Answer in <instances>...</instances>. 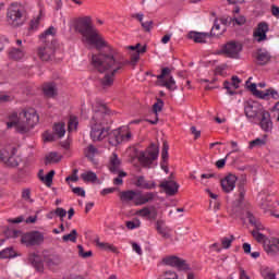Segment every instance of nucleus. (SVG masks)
<instances>
[{"mask_svg": "<svg viewBox=\"0 0 279 279\" xmlns=\"http://www.w3.org/2000/svg\"><path fill=\"white\" fill-rule=\"evenodd\" d=\"M74 29L83 36L87 45H92L98 50L107 49L109 51L108 54H93L92 65L94 69H97L99 73H106L100 80V83L104 88H110V86L114 84V76L124 66L123 61L114 56V50H112V47H110L101 34H99V31L93 24V19H90V16H84L76 20Z\"/></svg>", "mask_w": 279, "mask_h": 279, "instance_id": "f257e3e1", "label": "nucleus"}, {"mask_svg": "<svg viewBox=\"0 0 279 279\" xmlns=\"http://www.w3.org/2000/svg\"><path fill=\"white\" fill-rule=\"evenodd\" d=\"M40 117L34 108L11 111L8 116L7 128H15L19 134H27L38 125Z\"/></svg>", "mask_w": 279, "mask_h": 279, "instance_id": "f03ea898", "label": "nucleus"}, {"mask_svg": "<svg viewBox=\"0 0 279 279\" xmlns=\"http://www.w3.org/2000/svg\"><path fill=\"white\" fill-rule=\"evenodd\" d=\"M110 121V111L108 107L101 101H96L93 104V117L89 122L90 125V138L94 142L104 141L109 134V129L105 125H108Z\"/></svg>", "mask_w": 279, "mask_h": 279, "instance_id": "7ed1b4c3", "label": "nucleus"}, {"mask_svg": "<svg viewBox=\"0 0 279 279\" xmlns=\"http://www.w3.org/2000/svg\"><path fill=\"white\" fill-rule=\"evenodd\" d=\"M156 192H145L138 190H125L119 193L120 202L124 206H145L156 199Z\"/></svg>", "mask_w": 279, "mask_h": 279, "instance_id": "20e7f679", "label": "nucleus"}, {"mask_svg": "<svg viewBox=\"0 0 279 279\" xmlns=\"http://www.w3.org/2000/svg\"><path fill=\"white\" fill-rule=\"evenodd\" d=\"M53 36H56V28L50 26L40 36V40L45 43V46L38 48V57L44 62H49L56 56V43H53Z\"/></svg>", "mask_w": 279, "mask_h": 279, "instance_id": "39448f33", "label": "nucleus"}, {"mask_svg": "<svg viewBox=\"0 0 279 279\" xmlns=\"http://www.w3.org/2000/svg\"><path fill=\"white\" fill-rule=\"evenodd\" d=\"M7 23L11 27L25 25V8L17 2L12 3L7 10Z\"/></svg>", "mask_w": 279, "mask_h": 279, "instance_id": "423d86ee", "label": "nucleus"}, {"mask_svg": "<svg viewBox=\"0 0 279 279\" xmlns=\"http://www.w3.org/2000/svg\"><path fill=\"white\" fill-rule=\"evenodd\" d=\"M263 112H265V107L258 101L248 100L244 105V114L251 123H256Z\"/></svg>", "mask_w": 279, "mask_h": 279, "instance_id": "0eeeda50", "label": "nucleus"}, {"mask_svg": "<svg viewBox=\"0 0 279 279\" xmlns=\"http://www.w3.org/2000/svg\"><path fill=\"white\" fill-rule=\"evenodd\" d=\"M132 141V132L128 126H121L118 130H114L109 135V143L117 147V145H121V143H129Z\"/></svg>", "mask_w": 279, "mask_h": 279, "instance_id": "6e6552de", "label": "nucleus"}, {"mask_svg": "<svg viewBox=\"0 0 279 279\" xmlns=\"http://www.w3.org/2000/svg\"><path fill=\"white\" fill-rule=\"evenodd\" d=\"M246 217L248 219V222L251 226H254L255 230L252 231V235L257 241V243H263V247H265V242L269 239L265 236V234L260 233V230H265V227L258 220L256 217H254V214L252 211L246 213Z\"/></svg>", "mask_w": 279, "mask_h": 279, "instance_id": "1a4fd4ad", "label": "nucleus"}, {"mask_svg": "<svg viewBox=\"0 0 279 279\" xmlns=\"http://www.w3.org/2000/svg\"><path fill=\"white\" fill-rule=\"evenodd\" d=\"M158 146L155 144H151L146 150L140 153L138 155V161L142 165V167L150 168L151 165H154V160L158 159Z\"/></svg>", "mask_w": 279, "mask_h": 279, "instance_id": "9d476101", "label": "nucleus"}, {"mask_svg": "<svg viewBox=\"0 0 279 279\" xmlns=\"http://www.w3.org/2000/svg\"><path fill=\"white\" fill-rule=\"evenodd\" d=\"M44 242L45 234H43L40 231H31L28 233L23 234L21 238V243H23V245H26L27 247L40 245Z\"/></svg>", "mask_w": 279, "mask_h": 279, "instance_id": "9b49d317", "label": "nucleus"}, {"mask_svg": "<svg viewBox=\"0 0 279 279\" xmlns=\"http://www.w3.org/2000/svg\"><path fill=\"white\" fill-rule=\"evenodd\" d=\"M241 51H243V45L234 40L229 41L221 47V53L227 56V58L238 59Z\"/></svg>", "mask_w": 279, "mask_h": 279, "instance_id": "f8f14e48", "label": "nucleus"}, {"mask_svg": "<svg viewBox=\"0 0 279 279\" xmlns=\"http://www.w3.org/2000/svg\"><path fill=\"white\" fill-rule=\"evenodd\" d=\"M251 93L255 95V97H258V99H264L265 101H269V99H279L278 90L274 88H268L266 90H258L256 88V83H252L248 86Z\"/></svg>", "mask_w": 279, "mask_h": 279, "instance_id": "ddd939ff", "label": "nucleus"}, {"mask_svg": "<svg viewBox=\"0 0 279 279\" xmlns=\"http://www.w3.org/2000/svg\"><path fill=\"white\" fill-rule=\"evenodd\" d=\"M257 121L263 132H266L267 134L274 132V121L271 120V113L268 110L265 109V111H262Z\"/></svg>", "mask_w": 279, "mask_h": 279, "instance_id": "4468645a", "label": "nucleus"}, {"mask_svg": "<svg viewBox=\"0 0 279 279\" xmlns=\"http://www.w3.org/2000/svg\"><path fill=\"white\" fill-rule=\"evenodd\" d=\"M269 32V24L267 22H260L253 32V38L255 43H265L267 40V33Z\"/></svg>", "mask_w": 279, "mask_h": 279, "instance_id": "2eb2a0df", "label": "nucleus"}, {"mask_svg": "<svg viewBox=\"0 0 279 279\" xmlns=\"http://www.w3.org/2000/svg\"><path fill=\"white\" fill-rule=\"evenodd\" d=\"M170 73L171 69L163 68L161 70V73L157 75V80H159V82H161V86H165L166 88H168V90H175L178 86L175 85V80L173 78V76H170L168 81L165 80V77H167V75H170Z\"/></svg>", "mask_w": 279, "mask_h": 279, "instance_id": "dca6fc26", "label": "nucleus"}, {"mask_svg": "<svg viewBox=\"0 0 279 279\" xmlns=\"http://www.w3.org/2000/svg\"><path fill=\"white\" fill-rule=\"evenodd\" d=\"M264 251L268 256H278L279 254V236H270L265 241Z\"/></svg>", "mask_w": 279, "mask_h": 279, "instance_id": "f3484780", "label": "nucleus"}, {"mask_svg": "<svg viewBox=\"0 0 279 279\" xmlns=\"http://www.w3.org/2000/svg\"><path fill=\"white\" fill-rule=\"evenodd\" d=\"M163 264L168 265L169 267H175L179 269V271H186V269H189V264H186V260L178 256H168L163 258Z\"/></svg>", "mask_w": 279, "mask_h": 279, "instance_id": "a211bd4d", "label": "nucleus"}, {"mask_svg": "<svg viewBox=\"0 0 279 279\" xmlns=\"http://www.w3.org/2000/svg\"><path fill=\"white\" fill-rule=\"evenodd\" d=\"M236 180H239V178H236V175L232 173L221 179L220 184H221L222 191L225 193H232V191L236 189Z\"/></svg>", "mask_w": 279, "mask_h": 279, "instance_id": "6ab92c4d", "label": "nucleus"}, {"mask_svg": "<svg viewBox=\"0 0 279 279\" xmlns=\"http://www.w3.org/2000/svg\"><path fill=\"white\" fill-rule=\"evenodd\" d=\"M135 186L144 191H153V189H156V181H148L145 177L137 175L135 177Z\"/></svg>", "mask_w": 279, "mask_h": 279, "instance_id": "aec40b11", "label": "nucleus"}, {"mask_svg": "<svg viewBox=\"0 0 279 279\" xmlns=\"http://www.w3.org/2000/svg\"><path fill=\"white\" fill-rule=\"evenodd\" d=\"M136 215H138V217H142L143 219L156 221V219L158 218V210H156V207H143L142 209L136 211Z\"/></svg>", "mask_w": 279, "mask_h": 279, "instance_id": "412c9836", "label": "nucleus"}, {"mask_svg": "<svg viewBox=\"0 0 279 279\" xmlns=\"http://www.w3.org/2000/svg\"><path fill=\"white\" fill-rule=\"evenodd\" d=\"M159 186L163 189L165 193L169 196L175 195L180 189V185H178L175 181H163Z\"/></svg>", "mask_w": 279, "mask_h": 279, "instance_id": "4be33fe9", "label": "nucleus"}, {"mask_svg": "<svg viewBox=\"0 0 279 279\" xmlns=\"http://www.w3.org/2000/svg\"><path fill=\"white\" fill-rule=\"evenodd\" d=\"M45 263L49 269H58L62 265V257L60 255H48L45 257Z\"/></svg>", "mask_w": 279, "mask_h": 279, "instance_id": "5701e85b", "label": "nucleus"}, {"mask_svg": "<svg viewBox=\"0 0 279 279\" xmlns=\"http://www.w3.org/2000/svg\"><path fill=\"white\" fill-rule=\"evenodd\" d=\"M28 263L36 268L37 271H43L45 269V264H43V257L36 253H32L28 255Z\"/></svg>", "mask_w": 279, "mask_h": 279, "instance_id": "b1692460", "label": "nucleus"}, {"mask_svg": "<svg viewBox=\"0 0 279 279\" xmlns=\"http://www.w3.org/2000/svg\"><path fill=\"white\" fill-rule=\"evenodd\" d=\"M9 58L10 60H15V62H19L21 60L25 59V48H11L9 49Z\"/></svg>", "mask_w": 279, "mask_h": 279, "instance_id": "393cba45", "label": "nucleus"}, {"mask_svg": "<svg viewBox=\"0 0 279 279\" xmlns=\"http://www.w3.org/2000/svg\"><path fill=\"white\" fill-rule=\"evenodd\" d=\"M109 171H111V173L121 172V159H119L116 153H113L109 159Z\"/></svg>", "mask_w": 279, "mask_h": 279, "instance_id": "a878e982", "label": "nucleus"}, {"mask_svg": "<svg viewBox=\"0 0 279 279\" xmlns=\"http://www.w3.org/2000/svg\"><path fill=\"white\" fill-rule=\"evenodd\" d=\"M96 247L102 250V252H111V254H119V248L114 244L108 242H101L99 239L95 240Z\"/></svg>", "mask_w": 279, "mask_h": 279, "instance_id": "bb28decb", "label": "nucleus"}, {"mask_svg": "<svg viewBox=\"0 0 279 279\" xmlns=\"http://www.w3.org/2000/svg\"><path fill=\"white\" fill-rule=\"evenodd\" d=\"M129 49H131V51H135L131 54V60L132 62H136L137 60H141V53H145V51H147V46L141 47V44H136L135 46H129Z\"/></svg>", "mask_w": 279, "mask_h": 279, "instance_id": "cd10ccee", "label": "nucleus"}, {"mask_svg": "<svg viewBox=\"0 0 279 279\" xmlns=\"http://www.w3.org/2000/svg\"><path fill=\"white\" fill-rule=\"evenodd\" d=\"M43 90L46 97H56V95H58V87L56 86V83L44 84Z\"/></svg>", "mask_w": 279, "mask_h": 279, "instance_id": "c85d7f7f", "label": "nucleus"}, {"mask_svg": "<svg viewBox=\"0 0 279 279\" xmlns=\"http://www.w3.org/2000/svg\"><path fill=\"white\" fill-rule=\"evenodd\" d=\"M16 147L14 146H7L5 148H3L0 153V159L1 161H5L9 158H11V156H16Z\"/></svg>", "mask_w": 279, "mask_h": 279, "instance_id": "c756f323", "label": "nucleus"}, {"mask_svg": "<svg viewBox=\"0 0 279 279\" xmlns=\"http://www.w3.org/2000/svg\"><path fill=\"white\" fill-rule=\"evenodd\" d=\"M52 130L57 138H63L66 134V124L64 122L54 123Z\"/></svg>", "mask_w": 279, "mask_h": 279, "instance_id": "7c9ffc66", "label": "nucleus"}, {"mask_svg": "<svg viewBox=\"0 0 279 279\" xmlns=\"http://www.w3.org/2000/svg\"><path fill=\"white\" fill-rule=\"evenodd\" d=\"M62 160V155L56 151H51L45 157V165H56Z\"/></svg>", "mask_w": 279, "mask_h": 279, "instance_id": "2f4dec72", "label": "nucleus"}, {"mask_svg": "<svg viewBox=\"0 0 279 279\" xmlns=\"http://www.w3.org/2000/svg\"><path fill=\"white\" fill-rule=\"evenodd\" d=\"M187 36L190 40H194V43H206V38H208V34L197 32H190Z\"/></svg>", "mask_w": 279, "mask_h": 279, "instance_id": "473e14b6", "label": "nucleus"}, {"mask_svg": "<svg viewBox=\"0 0 279 279\" xmlns=\"http://www.w3.org/2000/svg\"><path fill=\"white\" fill-rule=\"evenodd\" d=\"M267 145V135H264L263 138L257 137L250 142V149H254V147H265Z\"/></svg>", "mask_w": 279, "mask_h": 279, "instance_id": "72a5a7b5", "label": "nucleus"}, {"mask_svg": "<svg viewBox=\"0 0 279 279\" xmlns=\"http://www.w3.org/2000/svg\"><path fill=\"white\" fill-rule=\"evenodd\" d=\"M226 32V26L221 28V25H219V20H215L214 26L210 31L211 36H221Z\"/></svg>", "mask_w": 279, "mask_h": 279, "instance_id": "f704fd0d", "label": "nucleus"}, {"mask_svg": "<svg viewBox=\"0 0 279 279\" xmlns=\"http://www.w3.org/2000/svg\"><path fill=\"white\" fill-rule=\"evenodd\" d=\"M78 125H80V120L77 119V117L70 116V119L68 122V132H75Z\"/></svg>", "mask_w": 279, "mask_h": 279, "instance_id": "c9c22d12", "label": "nucleus"}, {"mask_svg": "<svg viewBox=\"0 0 279 279\" xmlns=\"http://www.w3.org/2000/svg\"><path fill=\"white\" fill-rule=\"evenodd\" d=\"M0 258H16V251L13 247H7L0 252Z\"/></svg>", "mask_w": 279, "mask_h": 279, "instance_id": "e433bc0d", "label": "nucleus"}, {"mask_svg": "<svg viewBox=\"0 0 279 279\" xmlns=\"http://www.w3.org/2000/svg\"><path fill=\"white\" fill-rule=\"evenodd\" d=\"M220 243L223 250H230L232 243H234V235H227L221 238Z\"/></svg>", "mask_w": 279, "mask_h": 279, "instance_id": "4c0bfd02", "label": "nucleus"}, {"mask_svg": "<svg viewBox=\"0 0 279 279\" xmlns=\"http://www.w3.org/2000/svg\"><path fill=\"white\" fill-rule=\"evenodd\" d=\"M82 180H84L85 182H92L95 183L97 182V173L93 172V171H86L83 172L81 174Z\"/></svg>", "mask_w": 279, "mask_h": 279, "instance_id": "58836bf2", "label": "nucleus"}, {"mask_svg": "<svg viewBox=\"0 0 279 279\" xmlns=\"http://www.w3.org/2000/svg\"><path fill=\"white\" fill-rule=\"evenodd\" d=\"M64 243H77V230L73 229L69 234L62 236Z\"/></svg>", "mask_w": 279, "mask_h": 279, "instance_id": "ea45409f", "label": "nucleus"}, {"mask_svg": "<svg viewBox=\"0 0 279 279\" xmlns=\"http://www.w3.org/2000/svg\"><path fill=\"white\" fill-rule=\"evenodd\" d=\"M22 199L26 202V204H34V198H32V189L24 187L22 191Z\"/></svg>", "mask_w": 279, "mask_h": 279, "instance_id": "a19ab883", "label": "nucleus"}, {"mask_svg": "<svg viewBox=\"0 0 279 279\" xmlns=\"http://www.w3.org/2000/svg\"><path fill=\"white\" fill-rule=\"evenodd\" d=\"M53 175H56V171L50 170L45 177H39V180H41V182H45L46 186H50L51 184H53Z\"/></svg>", "mask_w": 279, "mask_h": 279, "instance_id": "79ce46f5", "label": "nucleus"}, {"mask_svg": "<svg viewBox=\"0 0 279 279\" xmlns=\"http://www.w3.org/2000/svg\"><path fill=\"white\" fill-rule=\"evenodd\" d=\"M98 154L99 149H97V147H95L93 144L88 145L85 150L86 158H89L90 160H93L94 156H97Z\"/></svg>", "mask_w": 279, "mask_h": 279, "instance_id": "37998d69", "label": "nucleus"}, {"mask_svg": "<svg viewBox=\"0 0 279 279\" xmlns=\"http://www.w3.org/2000/svg\"><path fill=\"white\" fill-rule=\"evenodd\" d=\"M271 196H267L265 201V194L262 192L259 193V199L262 201L260 206L264 208V210H267V208H271L274 205L271 204V201H269Z\"/></svg>", "mask_w": 279, "mask_h": 279, "instance_id": "c03bdc74", "label": "nucleus"}, {"mask_svg": "<svg viewBox=\"0 0 279 279\" xmlns=\"http://www.w3.org/2000/svg\"><path fill=\"white\" fill-rule=\"evenodd\" d=\"M269 52H258L257 53V62L258 64H267L268 61L270 60Z\"/></svg>", "mask_w": 279, "mask_h": 279, "instance_id": "a18cd8bd", "label": "nucleus"}, {"mask_svg": "<svg viewBox=\"0 0 279 279\" xmlns=\"http://www.w3.org/2000/svg\"><path fill=\"white\" fill-rule=\"evenodd\" d=\"M7 167H19V157L16 155H11L8 159L2 161Z\"/></svg>", "mask_w": 279, "mask_h": 279, "instance_id": "49530a36", "label": "nucleus"}, {"mask_svg": "<svg viewBox=\"0 0 279 279\" xmlns=\"http://www.w3.org/2000/svg\"><path fill=\"white\" fill-rule=\"evenodd\" d=\"M118 173V178L113 179V184L116 186H121V184H123V178H125L128 175V173L120 171L117 172Z\"/></svg>", "mask_w": 279, "mask_h": 279, "instance_id": "de8ad7c7", "label": "nucleus"}, {"mask_svg": "<svg viewBox=\"0 0 279 279\" xmlns=\"http://www.w3.org/2000/svg\"><path fill=\"white\" fill-rule=\"evenodd\" d=\"M165 107V102L161 99H158L157 102L153 106V112L158 114V112H162V108Z\"/></svg>", "mask_w": 279, "mask_h": 279, "instance_id": "09e8293b", "label": "nucleus"}, {"mask_svg": "<svg viewBox=\"0 0 279 279\" xmlns=\"http://www.w3.org/2000/svg\"><path fill=\"white\" fill-rule=\"evenodd\" d=\"M159 279H179V278H178V272L169 270V271L163 272L159 277Z\"/></svg>", "mask_w": 279, "mask_h": 279, "instance_id": "8fccbe9b", "label": "nucleus"}, {"mask_svg": "<svg viewBox=\"0 0 279 279\" xmlns=\"http://www.w3.org/2000/svg\"><path fill=\"white\" fill-rule=\"evenodd\" d=\"M157 232H159V234H161V236H165V239H169V229H167L166 227L160 226L159 222H157Z\"/></svg>", "mask_w": 279, "mask_h": 279, "instance_id": "3c124183", "label": "nucleus"}, {"mask_svg": "<svg viewBox=\"0 0 279 279\" xmlns=\"http://www.w3.org/2000/svg\"><path fill=\"white\" fill-rule=\"evenodd\" d=\"M128 230H136V228H141V220H131L126 221Z\"/></svg>", "mask_w": 279, "mask_h": 279, "instance_id": "603ef678", "label": "nucleus"}, {"mask_svg": "<svg viewBox=\"0 0 279 279\" xmlns=\"http://www.w3.org/2000/svg\"><path fill=\"white\" fill-rule=\"evenodd\" d=\"M77 247H78V254L80 256H82V258H88L93 256V251H87L84 253V246L78 245Z\"/></svg>", "mask_w": 279, "mask_h": 279, "instance_id": "864d4df0", "label": "nucleus"}, {"mask_svg": "<svg viewBox=\"0 0 279 279\" xmlns=\"http://www.w3.org/2000/svg\"><path fill=\"white\" fill-rule=\"evenodd\" d=\"M223 88L227 90V95H234V89H232V83L229 81L223 82Z\"/></svg>", "mask_w": 279, "mask_h": 279, "instance_id": "5fc2aeb1", "label": "nucleus"}, {"mask_svg": "<svg viewBox=\"0 0 279 279\" xmlns=\"http://www.w3.org/2000/svg\"><path fill=\"white\" fill-rule=\"evenodd\" d=\"M72 193H74V195H78V197H86V191H84L83 187H74L72 189Z\"/></svg>", "mask_w": 279, "mask_h": 279, "instance_id": "6e6d98bb", "label": "nucleus"}, {"mask_svg": "<svg viewBox=\"0 0 279 279\" xmlns=\"http://www.w3.org/2000/svg\"><path fill=\"white\" fill-rule=\"evenodd\" d=\"M230 83H231L233 89L236 90V88H239V84H241V78H239V76L234 75L231 77Z\"/></svg>", "mask_w": 279, "mask_h": 279, "instance_id": "4d7b16f0", "label": "nucleus"}, {"mask_svg": "<svg viewBox=\"0 0 279 279\" xmlns=\"http://www.w3.org/2000/svg\"><path fill=\"white\" fill-rule=\"evenodd\" d=\"M131 245H132L133 252H136L138 256H143V248H141V245H138V243L132 242Z\"/></svg>", "mask_w": 279, "mask_h": 279, "instance_id": "13d9d810", "label": "nucleus"}, {"mask_svg": "<svg viewBox=\"0 0 279 279\" xmlns=\"http://www.w3.org/2000/svg\"><path fill=\"white\" fill-rule=\"evenodd\" d=\"M142 27L145 29V32H151V27H154L153 21L142 22Z\"/></svg>", "mask_w": 279, "mask_h": 279, "instance_id": "bf43d9fd", "label": "nucleus"}, {"mask_svg": "<svg viewBox=\"0 0 279 279\" xmlns=\"http://www.w3.org/2000/svg\"><path fill=\"white\" fill-rule=\"evenodd\" d=\"M54 138H56V134L54 133L53 134H51L49 132H45L44 133V141L46 143H51V141H54Z\"/></svg>", "mask_w": 279, "mask_h": 279, "instance_id": "052dcab7", "label": "nucleus"}, {"mask_svg": "<svg viewBox=\"0 0 279 279\" xmlns=\"http://www.w3.org/2000/svg\"><path fill=\"white\" fill-rule=\"evenodd\" d=\"M54 215H57V217H60L61 219H63V217H66V210L62 207H58L54 210Z\"/></svg>", "mask_w": 279, "mask_h": 279, "instance_id": "680f3d73", "label": "nucleus"}, {"mask_svg": "<svg viewBox=\"0 0 279 279\" xmlns=\"http://www.w3.org/2000/svg\"><path fill=\"white\" fill-rule=\"evenodd\" d=\"M270 12H271V15L275 17V19H279V7L276 5V4H272L270 7Z\"/></svg>", "mask_w": 279, "mask_h": 279, "instance_id": "e2e57ef3", "label": "nucleus"}, {"mask_svg": "<svg viewBox=\"0 0 279 279\" xmlns=\"http://www.w3.org/2000/svg\"><path fill=\"white\" fill-rule=\"evenodd\" d=\"M25 218L23 216H19L17 218H10L8 219L9 223H23Z\"/></svg>", "mask_w": 279, "mask_h": 279, "instance_id": "0e129e2a", "label": "nucleus"}, {"mask_svg": "<svg viewBox=\"0 0 279 279\" xmlns=\"http://www.w3.org/2000/svg\"><path fill=\"white\" fill-rule=\"evenodd\" d=\"M5 101H12V96L0 93V104H4Z\"/></svg>", "mask_w": 279, "mask_h": 279, "instance_id": "69168bd1", "label": "nucleus"}, {"mask_svg": "<svg viewBox=\"0 0 279 279\" xmlns=\"http://www.w3.org/2000/svg\"><path fill=\"white\" fill-rule=\"evenodd\" d=\"M233 21L236 25H245V23H246L245 16H243V15H241L239 17H234Z\"/></svg>", "mask_w": 279, "mask_h": 279, "instance_id": "338daca9", "label": "nucleus"}, {"mask_svg": "<svg viewBox=\"0 0 279 279\" xmlns=\"http://www.w3.org/2000/svg\"><path fill=\"white\" fill-rule=\"evenodd\" d=\"M239 279H250V276H247V272L245 271V269L240 268Z\"/></svg>", "mask_w": 279, "mask_h": 279, "instance_id": "774afa93", "label": "nucleus"}]
</instances>
